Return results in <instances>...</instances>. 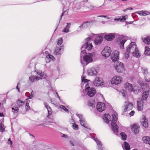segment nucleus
<instances>
[{
	"instance_id": "obj_55",
	"label": "nucleus",
	"mask_w": 150,
	"mask_h": 150,
	"mask_svg": "<svg viewBox=\"0 0 150 150\" xmlns=\"http://www.w3.org/2000/svg\"><path fill=\"white\" fill-rule=\"evenodd\" d=\"M44 103L45 107L47 109V108H48L49 107H50V106H49L47 103L45 102Z\"/></svg>"
},
{
	"instance_id": "obj_54",
	"label": "nucleus",
	"mask_w": 150,
	"mask_h": 150,
	"mask_svg": "<svg viewBox=\"0 0 150 150\" xmlns=\"http://www.w3.org/2000/svg\"><path fill=\"white\" fill-rule=\"evenodd\" d=\"M147 76H145V80L146 82H150V80L149 79H148V78H147Z\"/></svg>"
},
{
	"instance_id": "obj_9",
	"label": "nucleus",
	"mask_w": 150,
	"mask_h": 150,
	"mask_svg": "<svg viewBox=\"0 0 150 150\" xmlns=\"http://www.w3.org/2000/svg\"><path fill=\"white\" fill-rule=\"evenodd\" d=\"M122 81V77L119 76H116L114 77L111 80V82L112 84L117 85Z\"/></svg>"
},
{
	"instance_id": "obj_35",
	"label": "nucleus",
	"mask_w": 150,
	"mask_h": 150,
	"mask_svg": "<svg viewBox=\"0 0 150 150\" xmlns=\"http://www.w3.org/2000/svg\"><path fill=\"white\" fill-rule=\"evenodd\" d=\"M144 54L146 55H150V48L148 46L145 47Z\"/></svg>"
},
{
	"instance_id": "obj_12",
	"label": "nucleus",
	"mask_w": 150,
	"mask_h": 150,
	"mask_svg": "<svg viewBox=\"0 0 150 150\" xmlns=\"http://www.w3.org/2000/svg\"><path fill=\"white\" fill-rule=\"evenodd\" d=\"M125 108L124 109V112H126L132 110L133 106L132 103L129 101L125 102Z\"/></svg>"
},
{
	"instance_id": "obj_24",
	"label": "nucleus",
	"mask_w": 150,
	"mask_h": 150,
	"mask_svg": "<svg viewBox=\"0 0 150 150\" xmlns=\"http://www.w3.org/2000/svg\"><path fill=\"white\" fill-rule=\"evenodd\" d=\"M143 42L146 44L149 45L150 44V37L149 36H143L142 38Z\"/></svg>"
},
{
	"instance_id": "obj_32",
	"label": "nucleus",
	"mask_w": 150,
	"mask_h": 150,
	"mask_svg": "<svg viewBox=\"0 0 150 150\" xmlns=\"http://www.w3.org/2000/svg\"><path fill=\"white\" fill-rule=\"evenodd\" d=\"M142 139L144 143L150 145V137H144Z\"/></svg>"
},
{
	"instance_id": "obj_44",
	"label": "nucleus",
	"mask_w": 150,
	"mask_h": 150,
	"mask_svg": "<svg viewBox=\"0 0 150 150\" xmlns=\"http://www.w3.org/2000/svg\"><path fill=\"white\" fill-rule=\"evenodd\" d=\"M72 127L73 129L76 130H77L78 129V126L75 123H74L72 125Z\"/></svg>"
},
{
	"instance_id": "obj_14",
	"label": "nucleus",
	"mask_w": 150,
	"mask_h": 150,
	"mask_svg": "<svg viewBox=\"0 0 150 150\" xmlns=\"http://www.w3.org/2000/svg\"><path fill=\"white\" fill-rule=\"evenodd\" d=\"M119 52L117 50L114 51L112 54L111 56V59L113 62H117L119 59Z\"/></svg>"
},
{
	"instance_id": "obj_4",
	"label": "nucleus",
	"mask_w": 150,
	"mask_h": 150,
	"mask_svg": "<svg viewBox=\"0 0 150 150\" xmlns=\"http://www.w3.org/2000/svg\"><path fill=\"white\" fill-rule=\"evenodd\" d=\"M93 39L92 36L91 37H88L86 38L85 40V43L83 45L82 47L81 48V57L82 56L83 54H85L86 51V50H83V48H86L88 50H90L93 47L92 44L91 42V40Z\"/></svg>"
},
{
	"instance_id": "obj_28",
	"label": "nucleus",
	"mask_w": 150,
	"mask_h": 150,
	"mask_svg": "<svg viewBox=\"0 0 150 150\" xmlns=\"http://www.w3.org/2000/svg\"><path fill=\"white\" fill-rule=\"evenodd\" d=\"M94 139L97 144L98 147V149L102 150L103 149V147L101 142L98 139L96 138H94Z\"/></svg>"
},
{
	"instance_id": "obj_41",
	"label": "nucleus",
	"mask_w": 150,
	"mask_h": 150,
	"mask_svg": "<svg viewBox=\"0 0 150 150\" xmlns=\"http://www.w3.org/2000/svg\"><path fill=\"white\" fill-rule=\"evenodd\" d=\"M120 136L121 137L122 139L123 140H126L127 135L125 133L122 132L120 134Z\"/></svg>"
},
{
	"instance_id": "obj_23",
	"label": "nucleus",
	"mask_w": 150,
	"mask_h": 150,
	"mask_svg": "<svg viewBox=\"0 0 150 150\" xmlns=\"http://www.w3.org/2000/svg\"><path fill=\"white\" fill-rule=\"evenodd\" d=\"M41 79V78L37 76L31 75L29 78V80L30 82H34V81H37Z\"/></svg>"
},
{
	"instance_id": "obj_30",
	"label": "nucleus",
	"mask_w": 150,
	"mask_h": 150,
	"mask_svg": "<svg viewBox=\"0 0 150 150\" xmlns=\"http://www.w3.org/2000/svg\"><path fill=\"white\" fill-rule=\"evenodd\" d=\"M137 13L140 16H145L150 14V12L149 11H139L137 12Z\"/></svg>"
},
{
	"instance_id": "obj_57",
	"label": "nucleus",
	"mask_w": 150,
	"mask_h": 150,
	"mask_svg": "<svg viewBox=\"0 0 150 150\" xmlns=\"http://www.w3.org/2000/svg\"><path fill=\"white\" fill-rule=\"evenodd\" d=\"M74 120L73 119H71L70 121V122L71 123L73 124L74 122Z\"/></svg>"
},
{
	"instance_id": "obj_20",
	"label": "nucleus",
	"mask_w": 150,
	"mask_h": 150,
	"mask_svg": "<svg viewBox=\"0 0 150 150\" xmlns=\"http://www.w3.org/2000/svg\"><path fill=\"white\" fill-rule=\"evenodd\" d=\"M87 71L88 74L89 75H96L97 73L96 71L93 68L88 69Z\"/></svg>"
},
{
	"instance_id": "obj_59",
	"label": "nucleus",
	"mask_w": 150,
	"mask_h": 150,
	"mask_svg": "<svg viewBox=\"0 0 150 150\" xmlns=\"http://www.w3.org/2000/svg\"><path fill=\"white\" fill-rule=\"evenodd\" d=\"M4 116L3 113L0 112V117H2Z\"/></svg>"
},
{
	"instance_id": "obj_42",
	"label": "nucleus",
	"mask_w": 150,
	"mask_h": 150,
	"mask_svg": "<svg viewBox=\"0 0 150 150\" xmlns=\"http://www.w3.org/2000/svg\"><path fill=\"white\" fill-rule=\"evenodd\" d=\"M29 101H27L25 103V109L27 111L30 109V107L29 105Z\"/></svg>"
},
{
	"instance_id": "obj_47",
	"label": "nucleus",
	"mask_w": 150,
	"mask_h": 150,
	"mask_svg": "<svg viewBox=\"0 0 150 150\" xmlns=\"http://www.w3.org/2000/svg\"><path fill=\"white\" fill-rule=\"evenodd\" d=\"M60 108L61 109L64 110L66 112H68V110L65 107V106L62 105H61L60 106Z\"/></svg>"
},
{
	"instance_id": "obj_7",
	"label": "nucleus",
	"mask_w": 150,
	"mask_h": 150,
	"mask_svg": "<svg viewBox=\"0 0 150 150\" xmlns=\"http://www.w3.org/2000/svg\"><path fill=\"white\" fill-rule=\"evenodd\" d=\"M114 65L116 70L118 72H122L124 70L123 63L117 61L115 62Z\"/></svg>"
},
{
	"instance_id": "obj_3",
	"label": "nucleus",
	"mask_w": 150,
	"mask_h": 150,
	"mask_svg": "<svg viewBox=\"0 0 150 150\" xmlns=\"http://www.w3.org/2000/svg\"><path fill=\"white\" fill-rule=\"evenodd\" d=\"M85 76H81L82 82L81 83V85L82 86L83 84H84V82L85 85V91L87 92L88 95L90 97H92L96 93V90L93 88H91L88 86V81H89V80L85 79Z\"/></svg>"
},
{
	"instance_id": "obj_63",
	"label": "nucleus",
	"mask_w": 150,
	"mask_h": 150,
	"mask_svg": "<svg viewBox=\"0 0 150 150\" xmlns=\"http://www.w3.org/2000/svg\"><path fill=\"white\" fill-rule=\"evenodd\" d=\"M133 8H132L131 7V8H127V10L129 9V10H133Z\"/></svg>"
},
{
	"instance_id": "obj_51",
	"label": "nucleus",
	"mask_w": 150,
	"mask_h": 150,
	"mask_svg": "<svg viewBox=\"0 0 150 150\" xmlns=\"http://www.w3.org/2000/svg\"><path fill=\"white\" fill-rule=\"evenodd\" d=\"M97 17H104V18H107V19H110V18L109 17H108V16H105V15H101V16H97Z\"/></svg>"
},
{
	"instance_id": "obj_52",
	"label": "nucleus",
	"mask_w": 150,
	"mask_h": 150,
	"mask_svg": "<svg viewBox=\"0 0 150 150\" xmlns=\"http://www.w3.org/2000/svg\"><path fill=\"white\" fill-rule=\"evenodd\" d=\"M33 91H32L31 92V94L29 97V99H32L34 95L33 94Z\"/></svg>"
},
{
	"instance_id": "obj_53",
	"label": "nucleus",
	"mask_w": 150,
	"mask_h": 150,
	"mask_svg": "<svg viewBox=\"0 0 150 150\" xmlns=\"http://www.w3.org/2000/svg\"><path fill=\"white\" fill-rule=\"evenodd\" d=\"M134 113H135L134 111V110H132L129 113V115L131 116H132L134 115Z\"/></svg>"
},
{
	"instance_id": "obj_45",
	"label": "nucleus",
	"mask_w": 150,
	"mask_h": 150,
	"mask_svg": "<svg viewBox=\"0 0 150 150\" xmlns=\"http://www.w3.org/2000/svg\"><path fill=\"white\" fill-rule=\"evenodd\" d=\"M77 116L79 117L80 119V121H81L82 120H84V118H83L82 115L81 114H76Z\"/></svg>"
},
{
	"instance_id": "obj_17",
	"label": "nucleus",
	"mask_w": 150,
	"mask_h": 150,
	"mask_svg": "<svg viewBox=\"0 0 150 150\" xmlns=\"http://www.w3.org/2000/svg\"><path fill=\"white\" fill-rule=\"evenodd\" d=\"M12 111L13 114L15 115H17L19 112V110L18 107H17L16 104L13 103L11 105Z\"/></svg>"
},
{
	"instance_id": "obj_10",
	"label": "nucleus",
	"mask_w": 150,
	"mask_h": 150,
	"mask_svg": "<svg viewBox=\"0 0 150 150\" xmlns=\"http://www.w3.org/2000/svg\"><path fill=\"white\" fill-rule=\"evenodd\" d=\"M47 109L48 111V115L46 118V120H47V122H49L53 123L54 120L52 118V110L50 107H49Z\"/></svg>"
},
{
	"instance_id": "obj_27",
	"label": "nucleus",
	"mask_w": 150,
	"mask_h": 150,
	"mask_svg": "<svg viewBox=\"0 0 150 150\" xmlns=\"http://www.w3.org/2000/svg\"><path fill=\"white\" fill-rule=\"evenodd\" d=\"M143 102L142 100H140L137 101V109L138 110L142 111L143 110Z\"/></svg>"
},
{
	"instance_id": "obj_22",
	"label": "nucleus",
	"mask_w": 150,
	"mask_h": 150,
	"mask_svg": "<svg viewBox=\"0 0 150 150\" xmlns=\"http://www.w3.org/2000/svg\"><path fill=\"white\" fill-rule=\"evenodd\" d=\"M105 39L108 41L112 40L115 38V35L113 33H110L104 36Z\"/></svg>"
},
{
	"instance_id": "obj_5",
	"label": "nucleus",
	"mask_w": 150,
	"mask_h": 150,
	"mask_svg": "<svg viewBox=\"0 0 150 150\" xmlns=\"http://www.w3.org/2000/svg\"><path fill=\"white\" fill-rule=\"evenodd\" d=\"M96 57L97 54L95 52L86 53V55L83 57L84 61L86 63L85 64L83 63L81 60V62L83 66L86 65L93 61V58H96Z\"/></svg>"
},
{
	"instance_id": "obj_31",
	"label": "nucleus",
	"mask_w": 150,
	"mask_h": 150,
	"mask_svg": "<svg viewBox=\"0 0 150 150\" xmlns=\"http://www.w3.org/2000/svg\"><path fill=\"white\" fill-rule=\"evenodd\" d=\"M45 60L47 62H49L51 60H52L53 61L55 60V58L52 55L48 54L45 58Z\"/></svg>"
},
{
	"instance_id": "obj_1",
	"label": "nucleus",
	"mask_w": 150,
	"mask_h": 150,
	"mask_svg": "<svg viewBox=\"0 0 150 150\" xmlns=\"http://www.w3.org/2000/svg\"><path fill=\"white\" fill-rule=\"evenodd\" d=\"M117 113L114 112L113 114H112V118L111 117L109 114H105V117L103 118L104 121L107 123L108 124L109 122H111V125L112 126V129L114 132L117 135L118 131V127L117 124L116 123L117 122Z\"/></svg>"
},
{
	"instance_id": "obj_25",
	"label": "nucleus",
	"mask_w": 150,
	"mask_h": 150,
	"mask_svg": "<svg viewBox=\"0 0 150 150\" xmlns=\"http://www.w3.org/2000/svg\"><path fill=\"white\" fill-rule=\"evenodd\" d=\"M92 21H89L84 22L79 27V28L81 29L82 28H86L88 26H90V23Z\"/></svg>"
},
{
	"instance_id": "obj_15",
	"label": "nucleus",
	"mask_w": 150,
	"mask_h": 150,
	"mask_svg": "<svg viewBox=\"0 0 150 150\" xmlns=\"http://www.w3.org/2000/svg\"><path fill=\"white\" fill-rule=\"evenodd\" d=\"M119 52L117 50L114 51L112 54L111 56V59L113 62H117L119 59Z\"/></svg>"
},
{
	"instance_id": "obj_46",
	"label": "nucleus",
	"mask_w": 150,
	"mask_h": 150,
	"mask_svg": "<svg viewBox=\"0 0 150 150\" xmlns=\"http://www.w3.org/2000/svg\"><path fill=\"white\" fill-rule=\"evenodd\" d=\"M40 75L41 78L42 79H45L47 76L46 74L44 73H40Z\"/></svg>"
},
{
	"instance_id": "obj_13",
	"label": "nucleus",
	"mask_w": 150,
	"mask_h": 150,
	"mask_svg": "<svg viewBox=\"0 0 150 150\" xmlns=\"http://www.w3.org/2000/svg\"><path fill=\"white\" fill-rule=\"evenodd\" d=\"M119 52L117 50L114 51L112 54L111 56V59L113 62H117L119 59Z\"/></svg>"
},
{
	"instance_id": "obj_39",
	"label": "nucleus",
	"mask_w": 150,
	"mask_h": 150,
	"mask_svg": "<svg viewBox=\"0 0 150 150\" xmlns=\"http://www.w3.org/2000/svg\"><path fill=\"white\" fill-rule=\"evenodd\" d=\"M81 125L84 127H85L88 129V127L87 124L86 123L85 121V119L80 121Z\"/></svg>"
},
{
	"instance_id": "obj_36",
	"label": "nucleus",
	"mask_w": 150,
	"mask_h": 150,
	"mask_svg": "<svg viewBox=\"0 0 150 150\" xmlns=\"http://www.w3.org/2000/svg\"><path fill=\"white\" fill-rule=\"evenodd\" d=\"M62 49L59 47H56L54 52V54L56 55H59L60 54Z\"/></svg>"
},
{
	"instance_id": "obj_2",
	"label": "nucleus",
	"mask_w": 150,
	"mask_h": 150,
	"mask_svg": "<svg viewBox=\"0 0 150 150\" xmlns=\"http://www.w3.org/2000/svg\"><path fill=\"white\" fill-rule=\"evenodd\" d=\"M130 53L132 54L134 57L137 58L140 56L139 51L135 42H132L127 47L126 51L125 53V58L128 59L129 57Z\"/></svg>"
},
{
	"instance_id": "obj_6",
	"label": "nucleus",
	"mask_w": 150,
	"mask_h": 150,
	"mask_svg": "<svg viewBox=\"0 0 150 150\" xmlns=\"http://www.w3.org/2000/svg\"><path fill=\"white\" fill-rule=\"evenodd\" d=\"M112 52L111 48L108 46L105 47L101 52V54L103 58H107L111 54Z\"/></svg>"
},
{
	"instance_id": "obj_49",
	"label": "nucleus",
	"mask_w": 150,
	"mask_h": 150,
	"mask_svg": "<svg viewBox=\"0 0 150 150\" xmlns=\"http://www.w3.org/2000/svg\"><path fill=\"white\" fill-rule=\"evenodd\" d=\"M126 20V18L125 16H122V17L121 18H120V21H124Z\"/></svg>"
},
{
	"instance_id": "obj_61",
	"label": "nucleus",
	"mask_w": 150,
	"mask_h": 150,
	"mask_svg": "<svg viewBox=\"0 0 150 150\" xmlns=\"http://www.w3.org/2000/svg\"><path fill=\"white\" fill-rule=\"evenodd\" d=\"M62 137H66L67 136V135H65V134H63L62 135Z\"/></svg>"
},
{
	"instance_id": "obj_48",
	"label": "nucleus",
	"mask_w": 150,
	"mask_h": 150,
	"mask_svg": "<svg viewBox=\"0 0 150 150\" xmlns=\"http://www.w3.org/2000/svg\"><path fill=\"white\" fill-rule=\"evenodd\" d=\"M63 42V40L62 38L59 39L57 42V44L58 45H61Z\"/></svg>"
},
{
	"instance_id": "obj_37",
	"label": "nucleus",
	"mask_w": 150,
	"mask_h": 150,
	"mask_svg": "<svg viewBox=\"0 0 150 150\" xmlns=\"http://www.w3.org/2000/svg\"><path fill=\"white\" fill-rule=\"evenodd\" d=\"M17 103L18 106L19 107H20L24 106L25 102L21 101L19 99L17 101Z\"/></svg>"
},
{
	"instance_id": "obj_60",
	"label": "nucleus",
	"mask_w": 150,
	"mask_h": 150,
	"mask_svg": "<svg viewBox=\"0 0 150 150\" xmlns=\"http://www.w3.org/2000/svg\"><path fill=\"white\" fill-rule=\"evenodd\" d=\"M70 144H71V145L72 146H74V144H73V143L72 141H70Z\"/></svg>"
},
{
	"instance_id": "obj_16",
	"label": "nucleus",
	"mask_w": 150,
	"mask_h": 150,
	"mask_svg": "<svg viewBox=\"0 0 150 150\" xmlns=\"http://www.w3.org/2000/svg\"><path fill=\"white\" fill-rule=\"evenodd\" d=\"M96 108L99 112H102L105 109V104L102 102H98L96 105Z\"/></svg>"
},
{
	"instance_id": "obj_40",
	"label": "nucleus",
	"mask_w": 150,
	"mask_h": 150,
	"mask_svg": "<svg viewBox=\"0 0 150 150\" xmlns=\"http://www.w3.org/2000/svg\"><path fill=\"white\" fill-rule=\"evenodd\" d=\"M142 71L144 75H145V76H148L149 75V73L146 69L145 68H142Z\"/></svg>"
},
{
	"instance_id": "obj_43",
	"label": "nucleus",
	"mask_w": 150,
	"mask_h": 150,
	"mask_svg": "<svg viewBox=\"0 0 150 150\" xmlns=\"http://www.w3.org/2000/svg\"><path fill=\"white\" fill-rule=\"evenodd\" d=\"M88 105L89 106H91L92 108L95 107V105L93 101H89L88 103Z\"/></svg>"
},
{
	"instance_id": "obj_33",
	"label": "nucleus",
	"mask_w": 150,
	"mask_h": 150,
	"mask_svg": "<svg viewBox=\"0 0 150 150\" xmlns=\"http://www.w3.org/2000/svg\"><path fill=\"white\" fill-rule=\"evenodd\" d=\"M149 93V91H143L142 96V99L144 100H146L148 97Z\"/></svg>"
},
{
	"instance_id": "obj_64",
	"label": "nucleus",
	"mask_w": 150,
	"mask_h": 150,
	"mask_svg": "<svg viewBox=\"0 0 150 150\" xmlns=\"http://www.w3.org/2000/svg\"><path fill=\"white\" fill-rule=\"evenodd\" d=\"M56 94H57V96H58V98H59V100H60V97H59V95H58V93H57L56 92Z\"/></svg>"
},
{
	"instance_id": "obj_29",
	"label": "nucleus",
	"mask_w": 150,
	"mask_h": 150,
	"mask_svg": "<svg viewBox=\"0 0 150 150\" xmlns=\"http://www.w3.org/2000/svg\"><path fill=\"white\" fill-rule=\"evenodd\" d=\"M125 87L126 90L130 91H133V88L132 85L128 82H126L125 83Z\"/></svg>"
},
{
	"instance_id": "obj_11",
	"label": "nucleus",
	"mask_w": 150,
	"mask_h": 150,
	"mask_svg": "<svg viewBox=\"0 0 150 150\" xmlns=\"http://www.w3.org/2000/svg\"><path fill=\"white\" fill-rule=\"evenodd\" d=\"M118 39L120 47L123 48L124 47V44L127 41L126 37L123 35H119Z\"/></svg>"
},
{
	"instance_id": "obj_58",
	"label": "nucleus",
	"mask_w": 150,
	"mask_h": 150,
	"mask_svg": "<svg viewBox=\"0 0 150 150\" xmlns=\"http://www.w3.org/2000/svg\"><path fill=\"white\" fill-rule=\"evenodd\" d=\"M19 84V83H18L17 85L16 88V89L18 90V91L19 92L20 90H19V88L18 87V85Z\"/></svg>"
},
{
	"instance_id": "obj_34",
	"label": "nucleus",
	"mask_w": 150,
	"mask_h": 150,
	"mask_svg": "<svg viewBox=\"0 0 150 150\" xmlns=\"http://www.w3.org/2000/svg\"><path fill=\"white\" fill-rule=\"evenodd\" d=\"M71 25V23H67V25L64 29L62 30V32L65 33H67L69 32V28Z\"/></svg>"
},
{
	"instance_id": "obj_62",
	"label": "nucleus",
	"mask_w": 150,
	"mask_h": 150,
	"mask_svg": "<svg viewBox=\"0 0 150 150\" xmlns=\"http://www.w3.org/2000/svg\"><path fill=\"white\" fill-rule=\"evenodd\" d=\"M119 20H120V19L117 18H115L114 19V20L115 21H119Z\"/></svg>"
},
{
	"instance_id": "obj_18",
	"label": "nucleus",
	"mask_w": 150,
	"mask_h": 150,
	"mask_svg": "<svg viewBox=\"0 0 150 150\" xmlns=\"http://www.w3.org/2000/svg\"><path fill=\"white\" fill-rule=\"evenodd\" d=\"M96 38L94 40V41L96 45H98L100 44L103 41V38L101 35H96Z\"/></svg>"
},
{
	"instance_id": "obj_19",
	"label": "nucleus",
	"mask_w": 150,
	"mask_h": 150,
	"mask_svg": "<svg viewBox=\"0 0 150 150\" xmlns=\"http://www.w3.org/2000/svg\"><path fill=\"white\" fill-rule=\"evenodd\" d=\"M140 84L143 91H149V87L147 84L141 82Z\"/></svg>"
},
{
	"instance_id": "obj_50",
	"label": "nucleus",
	"mask_w": 150,
	"mask_h": 150,
	"mask_svg": "<svg viewBox=\"0 0 150 150\" xmlns=\"http://www.w3.org/2000/svg\"><path fill=\"white\" fill-rule=\"evenodd\" d=\"M68 13V12H66V11H65L64 12H63L62 13V15H61V18H60V20H61L62 19V16L64 15H67V14Z\"/></svg>"
},
{
	"instance_id": "obj_21",
	"label": "nucleus",
	"mask_w": 150,
	"mask_h": 150,
	"mask_svg": "<svg viewBox=\"0 0 150 150\" xmlns=\"http://www.w3.org/2000/svg\"><path fill=\"white\" fill-rule=\"evenodd\" d=\"M139 127L137 124L134 125L131 128L132 132L135 134H137L139 132Z\"/></svg>"
},
{
	"instance_id": "obj_26",
	"label": "nucleus",
	"mask_w": 150,
	"mask_h": 150,
	"mask_svg": "<svg viewBox=\"0 0 150 150\" xmlns=\"http://www.w3.org/2000/svg\"><path fill=\"white\" fill-rule=\"evenodd\" d=\"M141 121L142 125L144 127L146 128L148 127L147 120L146 119L145 116H143L142 120Z\"/></svg>"
},
{
	"instance_id": "obj_38",
	"label": "nucleus",
	"mask_w": 150,
	"mask_h": 150,
	"mask_svg": "<svg viewBox=\"0 0 150 150\" xmlns=\"http://www.w3.org/2000/svg\"><path fill=\"white\" fill-rule=\"evenodd\" d=\"M123 149L124 150H129L130 149V146L128 143L124 142V148H123Z\"/></svg>"
},
{
	"instance_id": "obj_56",
	"label": "nucleus",
	"mask_w": 150,
	"mask_h": 150,
	"mask_svg": "<svg viewBox=\"0 0 150 150\" xmlns=\"http://www.w3.org/2000/svg\"><path fill=\"white\" fill-rule=\"evenodd\" d=\"M8 144L11 145L12 144V142L10 138L8 139Z\"/></svg>"
},
{
	"instance_id": "obj_8",
	"label": "nucleus",
	"mask_w": 150,
	"mask_h": 150,
	"mask_svg": "<svg viewBox=\"0 0 150 150\" xmlns=\"http://www.w3.org/2000/svg\"><path fill=\"white\" fill-rule=\"evenodd\" d=\"M93 84L94 86L97 87L103 86L104 85V82L103 79L99 77H96L93 81Z\"/></svg>"
}]
</instances>
